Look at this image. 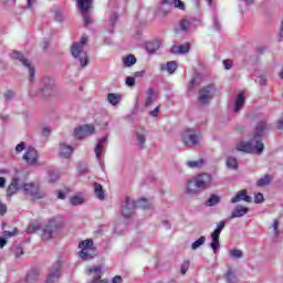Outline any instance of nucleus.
Listing matches in <instances>:
<instances>
[{"label":"nucleus","mask_w":283,"mask_h":283,"mask_svg":"<svg viewBox=\"0 0 283 283\" xmlns=\"http://www.w3.org/2000/svg\"><path fill=\"white\" fill-rule=\"evenodd\" d=\"M264 129H266V122H259L253 138L250 142H240L237 144V150L243 151L244 154L256 153L258 156H261L262 151H264V144L262 143Z\"/></svg>","instance_id":"nucleus-1"},{"label":"nucleus","mask_w":283,"mask_h":283,"mask_svg":"<svg viewBox=\"0 0 283 283\" xmlns=\"http://www.w3.org/2000/svg\"><path fill=\"white\" fill-rule=\"evenodd\" d=\"M213 184V176L203 172L189 179L185 186L184 193L186 196H200L202 191H207Z\"/></svg>","instance_id":"nucleus-2"},{"label":"nucleus","mask_w":283,"mask_h":283,"mask_svg":"<svg viewBox=\"0 0 283 283\" xmlns=\"http://www.w3.org/2000/svg\"><path fill=\"white\" fill-rule=\"evenodd\" d=\"M87 36H82L80 42H75L71 46V54L73 59L78 61L81 67H87L90 65V55L85 52L84 48L87 45Z\"/></svg>","instance_id":"nucleus-3"},{"label":"nucleus","mask_w":283,"mask_h":283,"mask_svg":"<svg viewBox=\"0 0 283 283\" xmlns=\"http://www.w3.org/2000/svg\"><path fill=\"white\" fill-rule=\"evenodd\" d=\"M64 224L59 219H51L49 222L42 228L41 239L44 242L50 240H54V238L59 237L61 229H63Z\"/></svg>","instance_id":"nucleus-4"},{"label":"nucleus","mask_w":283,"mask_h":283,"mask_svg":"<svg viewBox=\"0 0 283 283\" xmlns=\"http://www.w3.org/2000/svg\"><path fill=\"white\" fill-rule=\"evenodd\" d=\"M22 193L31 200H43L48 193L36 182H22Z\"/></svg>","instance_id":"nucleus-5"},{"label":"nucleus","mask_w":283,"mask_h":283,"mask_svg":"<svg viewBox=\"0 0 283 283\" xmlns=\"http://www.w3.org/2000/svg\"><path fill=\"white\" fill-rule=\"evenodd\" d=\"M200 140V134L193 128H187L181 133V143H184L185 147H198Z\"/></svg>","instance_id":"nucleus-6"},{"label":"nucleus","mask_w":283,"mask_h":283,"mask_svg":"<svg viewBox=\"0 0 283 283\" xmlns=\"http://www.w3.org/2000/svg\"><path fill=\"white\" fill-rule=\"evenodd\" d=\"M171 6H174L177 10L185 11L186 9L185 2H182V0H161L159 6V14H161V17L169 14L171 11L169 8H171Z\"/></svg>","instance_id":"nucleus-7"},{"label":"nucleus","mask_w":283,"mask_h":283,"mask_svg":"<svg viewBox=\"0 0 283 283\" xmlns=\"http://www.w3.org/2000/svg\"><path fill=\"white\" fill-rule=\"evenodd\" d=\"M224 224H227V221L224 220L217 223L214 231L210 234V249H212L213 253H218V251H220V233H222Z\"/></svg>","instance_id":"nucleus-8"},{"label":"nucleus","mask_w":283,"mask_h":283,"mask_svg":"<svg viewBox=\"0 0 283 283\" xmlns=\"http://www.w3.org/2000/svg\"><path fill=\"white\" fill-rule=\"evenodd\" d=\"M12 59H14V61H20V63H22V65L27 67V70L29 71V81L30 83H34L35 72H34V66H32V63L30 62V60H28L25 56H23V54L19 52H13Z\"/></svg>","instance_id":"nucleus-9"},{"label":"nucleus","mask_w":283,"mask_h":283,"mask_svg":"<svg viewBox=\"0 0 283 283\" xmlns=\"http://www.w3.org/2000/svg\"><path fill=\"white\" fill-rule=\"evenodd\" d=\"M213 94H216L213 86H205L199 91V103L201 105H208V103H211Z\"/></svg>","instance_id":"nucleus-10"},{"label":"nucleus","mask_w":283,"mask_h":283,"mask_svg":"<svg viewBox=\"0 0 283 283\" xmlns=\"http://www.w3.org/2000/svg\"><path fill=\"white\" fill-rule=\"evenodd\" d=\"M95 132L94 125H82L74 130V136L78 140H83V138H87V136H92Z\"/></svg>","instance_id":"nucleus-11"},{"label":"nucleus","mask_w":283,"mask_h":283,"mask_svg":"<svg viewBox=\"0 0 283 283\" xmlns=\"http://www.w3.org/2000/svg\"><path fill=\"white\" fill-rule=\"evenodd\" d=\"M23 160L27 163V165H39V151L34 149V147H29L24 155H23Z\"/></svg>","instance_id":"nucleus-12"},{"label":"nucleus","mask_w":283,"mask_h":283,"mask_svg":"<svg viewBox=\"0 0 283 283\" xmlns=\"http://www.w3.org/2000/svg\"><path fill=\"white\" fill-rule=\"evenodd\" d=\"M134 209H136V201H134L130 198H126L122 202V216H123V218H132V214L134 213Z\"/></svg>","instance_id":"nucleus-13"},{"label":"nucleus","mask_w":283,"mask_h":283,"mask_svg":"<svg viewBox=\"0 0 283 283\" xmlns=\"http://www.w3.org/2000/svg\"><path fill=\"white\" fill-rule=\"evenodd\" d=\"M54 90V82L50 77H44L40 84V92L42 96H50Z\"/></svg>","instance_id":"nucleus-14"},{"label":"nucleus","mask_w":283,"mask_h":283,"mask_svg":"<svg viewBox=\"0 0 283 283\" xmlns=\"http://www.w3.org/2000/svg\"><path fill=\"white\" fill-rule=\"evenodd\" d=\"M72 154H74V146L67 145L65 143H60L59 145V156L60 158H72Z\"/></svg>","instance_id":"nucleus-15"},{"label":"nucleus","mask_w":283,"mask_h":283,"mask_svg":"<svg viewBox=\"0 0 283 283\" xmlns=\"http://www.w3.org/2000/svg\"><path fill=\"white\" fill-rule=\"evenodd\" d=\"M22 185H23V181H21V179H19V178L12 179L11 184L7 188V196L9 198L11 196H14V193L20 191V189L22 190Z\"/></svg>","instance_id":"nucleus-16"},{"label":"nucleus","mask_w":283,"mask_h":283,"mask_svg":"<svg viewBox=\"0 0 283 283\" xmlns=\"http://www.w3.org/2000/svg\"><path fill=\"white\" fill-rule=\"evenodd\" d=\"M251 202V196L247 195V189L240 190L237 192L234 197L231 198L232 205H237V202Z\"/></svg>","instance_id":"nucleus-17"},{"label":"nucleus","mask_w":283,"mask_h":283,"mask_svg":"<svg viewBox=\"0 0 283 283\" xmlns=\"http://www.w3.org/2000/svg\"><path fill=\"white\" fill-rule=\"evenodd\" d=\"M80 12H90L94 8V0H76Z\"/></svg>","instance_id":"nucleus-18"},{"label":"nucleus","mask_w":283,"mask_h":283,"mask_svg":"<svg viewBox=\"0 0 283 283\" xmlns=\"http://www.w3.org/2000/svg\"><path fill=\"white\" fill-rule=\"evenodd\" d=\"M247 213H249V208L248 207H244L242 205H238L234 207V209L232 210L231 212V219H234V218H242L244 216H247Z\"/></svg>","instance_id":"nucleus-19"},{"label":"nucleus","mask_w":283,"mask_h":283,"mask_svg":"<svg viewBox=\"0 0 283 283\" xmlns=\"http://www.w3.org/2000/svg\"><path fill=\"white\" fill-rule=\"evenodd\" d=\"M80 258L84 262L87 261V260H92V259L96 258V250H94V248L83 249V250L80 251Z\"/></svg>","instance_id":"nucleus-20"},{"label":"nucleus","mask_w":283,"mask_h":283,"mask_svg":"<svg viewBox=\"0 0 283 283\" xmlns=\"http://www.w3.org/2000/svg\"><path fill=\"white\" fill-rule=\"evenodd\" d=\"M105 143H107V137H102L98 139L96 146H95V156L97 160H101L103 156V149H105Z\"/></svg>","instance_id":"nucleus-21"},{"label":"nucleus","mask_w":283,"mask_h":283,"mask_svg":"<svg viewBox=\"0 0 283 283\" xmlns=\"http://www.w3.org/2000/svg\"><path fill=\"white\" fill-rule=\"evenodd\" d=\"M61 265L57 263L56 268L51 271L46 277V283H54L61 277Z\"/></svg>","instance_id":"nucleus-22"},{"label":"nucleus","mask_w":283,"mask_h":283,"mask_svg":"<svg viewBox=\"0 0 283 283\" xmlns=\"http://www.w3.org/2000/svg\"><path fill=\"white\" fill-rule=\"evenodd\" d=\"M106 101L107 103H109V105H113V107H116V105H118V103L123 101V95L118 93H108L106 96Z\"/></svg>","instance_id":"nucleus-23"},{"label":"nucleus","mask_w":283,"mask_h":283,"mask_svg":"<svg viewBox=\"0 0 283 283\" xmlns=\"http://www.w3.org/2000/svg\"><path fill=\"white\" fill-rule=\"evenodd\" d=\"M163 72H168V74H174L178 70V63L176 61L167 62L160 65Z\"/></svg>","instance_id":"nucleus-24"},{"label":"nucleus","mask_w":283,"mask_h":283,"mask_svg":"<svg viewBox=\"0 0 283 283\" xmlns=\"http://www.w3.org/2000/svg\"><path fill=\"white\" fill-rule=\"evenodd\" d=\"M189 50H190L189 43L181 44V45H174L171 48L172 54H187Z\"/></svg>","instance_id":"nucleus-25"},{"label":"nucleus","mask_w":283,"mask_h":283,"mask_svg":"<svg viewBox=\"0 0 283 283\" xmlns=\"http://www.w3.org/2000/svg\"><path fill=\"white\" fill-rule=\"evenodd\" d=\"M186 165L189 169H202V167H205V159L188 160Z\"/></svg>","instance_id":"nucleus-26"},{"label":"nucleus","mask_w":283,"mask_h":283,"mask_svg":"<svg viewBox=\"0 0 283 283\" xmlns=\"http://www.w3.org/2000/svg\"><path fill=\"white\" fill-rule=\"evenodd\" d=\"M224 280L227 283H238V276L235 275V272L233 271V269H228V271L224 274Z\"/></svg>","instance_id":"nucleus-27"},{"label":"nucleus","mask_w":283,"mask_h":283,"mask_svg":"<svg viewBox=\"0 0 283 283\" xmlns=\"http://www.w3.org/2000/svg\"><path fill=\"white\" fill-rule=\"evenodd\" d=\"M154 101H156V91H154V88H148L145 107H150V105H154Z\"/></svg>","instance_id":"nucleus-28"},{"label":"nucleus","mask_w":283,"mask_h":283,"mask_svg":"<svg viewBox=\"0 0 283 283\" xmlns=\"http://www.w3.org/2000/svg\"><path fill=\"white\" fill-rule=\"evenodd\" d=\"M94 193L98 200H105V191L103 190V186L98 182L94 184Z\"/></svg>","instance_id":"nucleus-29"},{"label":"nucleus","mask_w":283,"mask_h":283,"mask_svg":"<svg viewBox=\"0 0 283 283\" xmlns=\"http://www.w3.org/2000/svg\"><path fill=\"white\" fill-rule=\"evenodd\" d=\"M146 138H147V133L145 132V129H139L137 132V143H138V147L140 149H143L145 147Z\"/></svg>","instance_id":"nucleus-30"},{"label":"nucleus","mask_w":283,"mask_h":283,"mask_svg":"<svg viewBox=\"0 0 283 283\" xmlns=\"http://www.w3.org/2000/svg\"><path fill=\"white\" fill-rule=\"evenodd\" d=\"M39 275H40L39 270H31L27 274V282L28 283H35V282H38L39 281Z\"/></svg>","instance_id":"nucleus-31"},{"label":"nucleus","mask_w":283,"mask_h":283,"mask_svg":"<svg viewBox=\"0 0 283 283\" xmlns=\"http://www.w3.org/2000/svg\"><path fill=\"white\" fill-rule=\"evenodd\" d=\"M242 107H244V95L239 94L235 99L234 114H238Z\"/></svg>","instance_id":"nucleus-32"},{"label":"nucleus","mask_w":283,"mask_h":283,"mask_svg":"<svg viewBox=\"0 0 283 283\" xmlns=\"http://www.w3.org/2000/svg\"><path fill=\"white\" fill-rule=\"evenodd\" d=\"M273 180V176L271 175H264L263 178H260L256 181L258 187H266L268 185H271V181Z\"/></svg>","instance_id":"nucleus-33"},{"label":"nucleus","mask_w":283,"mask_h":283,"mask_svg":"<svg viewBox=\"0 0 283 283\" xmlns=\"http://www.w3.org/2000/svg\"><path fill=\"white\" fill-rule=\"evenodd\" d=\"M83 202H85V199L81 195H75L70 198V205H72V207H78L83 205Z\"/></svg>","instance_id":"nucleus-34"},{"label":"nucleus","mask_w":283,"mask_h":283,"mask_svg":"<svg viewBox=\"0 0 283 283\" xmlns=\"http://www.w3.org/2000/svg\"><path fill=\"white\" fill-rule=\"evenodd\" d=\"M159 49H160V44L157 41L148 42L146 44V50H147V52H149V54H154V53L158 52Z\"/></svg>","instance_id":"nucleus-35"},{"label":"nucleus","mask_w":283,"mask_h":283,"mask_svg":"<svg viewBox=\"0 0 283 283\" xmlns=\"http://www.w3.org/2000/svg\"><path fill=\"white\" fill-rule=\"evenodd\" d=\"M123 63L125 67H132V65H136V56L133 54H129L123 57Z\"/></svg>","instance_id":"nucleus-36"},{"label":"nucleus","mask_w":283,"mask_h":283,"mask_svg":"<svg viewBox=\"0 0 283 283\" xmlns=\"http://www.w3.org/2000/svg\"><path fill=\"white\" fill-rule=\"evenodd\" d=\"M220 197L218 195H211L209 199L206 201V207H216V205H220Z\"/></svg>","instance_id":"nucleus-37"},{"label":"nucleus","mask_w":283,"mask_h":283,"mask_svg":"<svg viewBox=\"0 0 283 283\" xmlns=\"http://www.w3.org/2000/svg\"><path fill=\"white\" fill-rule=\"evenodd\" d=\"M205 242H207V237L201 235L198 240L191 243V251H197V249H200Z\"/></svg>","instance_id":"nucleus-38"},{"label":"nucleus","mask_w":283,"mask_h":283,"mask_svg":"<svg viewBox=\"0 0 283 283\" xmlns=\"http://www.w3.org/2000/svg\"><path fill=\"white\" fill-rule=\"evenodd\" d=\"M229 255L232 260H240L241 258H243L244 253L242 252V250L232 249L229 251Z\"/></svg>","instance_id":"nucleus-39"},{"label":"nucleus","mask_w":283,"mask_h":283,"mask_svg":"<svg viewBox=\"0 0 283 283\" xmlns=\"http://www.w3.org/2000/svg\"><path fill=\"white\" fill-rule=\"evenodd\" d=\"M136 207H139V209H153L154 206L147 200V199H140L139 201L135 202Z\"/></svg>","instance_id":"nucleus-40"},{"label":"nucleus","mask_w":283,"mask_h":283,"mask_svg":"<svg viewBox=\"0 0 283 283\" xmlns=\"http://www.w3.org/2000/svg\"><path fill=\"white\" fill-rule=\"evenodd\" d=\"M226 165L228 169H238V159L235 157H228Z\"/></svg>","instance_id":"nucleus-41"},{"label":"nucleus","mask_w":283,"mask_h":283,"mask_svg":"<svg viewBox=\"0 0 283 283\" xmlns=\"http://www.w3.org/2000/svg\"><path fill=\"white\" fill-rule=\"evenodd\" d=\"M80 249H94V241L87 239V240H84L82 242H80L78 244Z\"/></svg>","instance_id":"nucleus-42"},{"label":"nucleus","mask_w":283,"mask_h":283,"mask_svg":"<svg viewBox=\"0 0 283 283\" xmlns=\"http://www.w3.org/2000/svg\"><path fill=\"white\" fill-rule=\"evenodd\" d=\"M83 17V22L85 25H91L92 23V14H90V11L81 12Z\"/></svg>","instance_id":"nucleus-43"},{"label":"nucleus","mask_w":283,"mask_h":283,"mask_svg":"<svg viewBox=\"0 0 283 283\" xmlns=\"http://www.w3.org/2000/svg\"><path fill=\"white\" fill-rule=\"evenodd\" d=\"M189 28H191V22L189 20L184 19L180 21V30H182V32H187Z\"/></svg>","instance_id":"nucleus-44"},{"label":"nucleus","mask_w":283,"mask_h":283,"mask_svg":"<svg viewBox=\"0 0 283 283\" xmlns=\"http://www.w3.org/2000/svg\"><path fill=\"white\" fill-rule=\"evenodd\" d=\"M272 229H273L275 238L280 237V230H279L280 229V220H277V219L273 220Z\"/></svg>","instance_id":"nucleus-45"},{"label":"nucleus","mask_w":283,"mask_h":283,"mask_svg":"<svg viewBox=\"0 0 283 283\" xmlns=\"http://www.w3.org/2000/svg\"><path fill=\"white\" fill-rule=\"evenodd\" d=\"M187 271H189V261H184L180 268L181 275H187Z\"/></svg>","instance_id":"nucleus-46"},{"label":"nucleus","mask_w":283,"mask_h":283,"mask_svg":"<svg viewBox=\"0 0 283 283\" xmlns=\"http://www.w3.org/2000/svg\"><path fill=\"white\" fill-rule=\"evenodd\" d=\"M125 83L128 87H134L136 85V78L132 76H127Z\"/></svg>","instance_id":"nucleus-47"},{"label":"nucleus","mask_w":283,"mask_h":283,"mask_svg":"<svg viewBox=\"0 0 283 283\" xmlns=\"http://www.w3.org/2000/svg\"><path fill=\"white\" fill-rule=\"evenodd\" d=\"M254 202L255 205H261V202H264V195H262V192L255 195Z\"/></svg>","instance_id":"nucleus-48"},{"label":"nucleus","mask_w":283,"mask_h":283,"mask_svg":"<svg viewBox=\"0 0 283 283\" xmlns=\"http://www.w3.org/2000/svg\"><path fill=\"white\" fill-rule=\"evenodd\" d=\"M17 231H18V229L14 228L13 231H11V232L10 231H3L2 234L4 235V238H12V237L17 235Z\"/></svg>","instance_id":"nucleus-49"},{"label":"nucleus","mask_w":283,"mask_h":283,"mask_svg":"<svg viewBox=\"0 0 283 283\" xmlns=\"http://www.w3.org/2000/svg\"><path fill=\"white\" fill-rule=\"evenodd\" d=\"M223 67H224V70H231L233 67V61L223 60Z\"/></svg>","instance_id":"nucleus-50"},{"label":"nucleus","mask_w":283,"mask_h":283,"mask_svg":"<svg viewBox=\"0 0 283 283\" xmlns=\"http://www.w3.org/2000/svg\"><path fill=\"white\" fill-rule=\"evenodd\" d=\"M13 97H14V92L13 91H7L4 93L6 101H12Z\"/></svg>","instance_id":"nucleus-51"},{"label":"nucleus","mask_w":283,"mask_h":283,"mask_svg":"<svg viewBox=\"0 0 283 283\" xmlns=\"http://www.w3.org/2000/svg\"><path fill=\"white\" fill-rule=\"evenodd\" d=\"M23 248L22 247H18V248H15V250H14V255H15V258H21V255H23Z\"/></svg>","instance_id":"nucleus-52"},{"label":"nucleus","mask_w":283,"mask_h":283,"mask_svg":"<svg viewBox=\"0 0 283 283\" xmlns=\"http://www.w3.org/2000/svg\"><path fill=\"white\" fill-rule=\"evenodd\" d=\"M158 112H160V106L155 107V109L149 112V116H151L153 118H156V116H158Z\"/></svg>","instance_id":"nucleus-53"},{"label":"nucleus","mask_w":283,"mask_h":283,"mask_svg":"<svg viewBox=\"0 0 283 283\" xmlns=\"http://www.w3.org/2000/svg\"><path fill=\"white\" fill-rule=\"evenodd\" d=\"M50 134H52V128L48 126L42 128V136H49Z\"/></svg>","instance_id":"nucleus-54"},{"label":"nucleus","mask_w":283,"mask_h":283,"mask_svg":"<svg viewBox=\"0 0 283 283\" xmlns=\"http://www.w3.org/2000/svg\"><path fill=\"white\" fill-rule=\"evenodd\" d=\"M23 149H25V143H20L15 147V151H18V154H21V151H23Z\"/></svg>","instance_id":"nucleus-55"},{"label":"nucleus","mask_w":283,"mask_h":283,"mask_svg":"<svg viewBox=\"0 0 283 283\" xmlns=\"http://www.w3.org/2000/svg\"><path fill=\"white\" fill-rule=\"evenodd\" d=\"M8 211V208L6 205L0 202V216H4V213Z\"/></svg>","instance_id":"nucleus-56"},{"label":"nucleus","mask_w":283,"mask_h":283,"mask_svg":"<svg viewBox=\"0 0 283 283\" xmlns=\"http://www.w3.org/2000/svg\"><path fill=\"white\" fill-rule=\"evenodd\" d=\"M65 17L63 15V13H56L55 14V21H59L60 23L62 21H64Z\"/></svg>","instance_id":"nucleus-57"},{"label":"nucleus","mask_w":283,"mask_h":283,"mask_svg":"<svg viewBox=\"0 0 283 283\" xmlns=\"http://www.w3.org/2000/svg\"><path fill=\"white\" fill-rule=\"evenodd\" d=\"M27 231H28V233H34L36 231V227L31 224V226H29Z\"/></svg>","instance_id":"nucleus-58"},{"label":"nucleus","mask_w":283,"mask_h":283,"mask_svg":"<svg viewBox=\"0 0 283 283\" xmlns=\"http://www.w3.org/2000/svg\"><path fill=\"white\" fill-rule=\"evenodd\" d=\"M8 244V241L4 238H0V249H3Z\"/></svg>","instance_id":"nucleus-59"},{"label":"nucleus","mask_w":283,"mask_h":283,"mask_svg":"<svg viewBox=\"0 0 283 283\" xmlns=\"http://www.w3.org/2000/svg\"><path fill=\"white\" fill-rule=\"evenodd\" d=\"M112 283H123V277L120 276H115L112 281Z\"/></svg>","instance_id":"nucleus-60"},{"label":"nucleus","mask_w":283,"mask_h":283,"mask_svg":"<svg viewBox=\"0 0 283 283\" xmlns=\"http://www.w3.org/2000/svg\"><path fill=\"white\" fill-rule=\"evenodd\" d=\"M6 187V178L0 177V189H3Z\"/></svg>","instance_id":"nucleus-61"},{"label":"nucleus","mask_w":283,"mask_h":283,"mask_svg":"<svg viewBox=\"0 0 283 283\" xmlns=\"http://www.w3.org/2000/svg\"><path fill=\"white\" fill-rule=\"evenodd\" d=\"M57 198H59L60 200H65V192L60 191L59 195H57Z\"/></svg>","instance_id":"nucleus-62"},{"label":"nucleus","mask_w":283,"mask_h":283,"mask_svg":"<svg viewBox=\"0 0 283 283\" xmlns=\"http://www.w3.org/2000/svg\"><path fill=\"white\" fill-rule=\"evenodd\" d=\"M277 129H283V119H280L276 124Z\"/></svg>","instance_id":"nucleus-63"},{"label":"nucleus","mask_w":283,"mask_h":283,"mask_svg":"<svg viewBox=\"0 0 283 283\" xmlns=\"http://www.w3.org/2000/svg\"><path fill=\"white\" fill-rule=\"evenodd\" d=\"M243 3H245V6H253V0H240Z\"/></svg>","instance_id":"nucleus-64"}]
</instances>
